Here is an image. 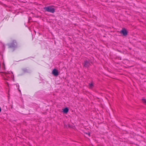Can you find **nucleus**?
<instances>
[{
	"label": "nucleus",
	"mask_w": 146,
	"mask_h": 146,
	"mask_svg": "<svg viewBox=\"0 0 146 146\" xmlns=\"http://www.w3.org/2000/svg\"><path fill=\"white\" fill-rule=\"evenodd\" d=\"M44 9L45 11L52 13H54L55 11L54 9L51 6L44 7Z\"/></svg>",
	"instance_id": "obj_1"
},
{
	"label": "nucleus",
	"mask_w": 146,
	"mask_h": 146,
	"mask_svg": "<svg viewBox=\"0 0 146 146\" xmlns=\"http://www.w3.org/2000/svg\"><path fill=\"white\" fill-rule=\"evenodd\" d=\"M52 74L55 76H57L58 75V70L54 69L52 71Z\"/></svg>",
	"instance_id": "obj_2"
},
{
	"label": "nucleus",
	"mask_w": 146,
	"mask_h": 146,
	"mask_svg": "<svg viewBox=\"0 0 146 146\" xmlns=\"http://www.w3.org/2000/svg\"><path fill=\"white\" fill-rule=\"evenodd\" d=\"M120 33L122 34L124 36H126L127 35V32L125 29H123L121 30Z\"/></svg>",
	"instance_id": "obj_3"
},
{
	"label": "nucleus",
	"mask_w": 146,
	"mask_h": 146,
	"mask_svg": "<svg viewBox=\"0 0 146 146\" xmlns=\"http://www.w3.org/2000/svg\"><path fill=\"white\" fill-rule=\"evenodd\" d=\"M68 111V109L67 108H66L63 110V112L66 113H67Z\"/></svg>",
	"instance_id": "obj_4"
},
{
	"label": "nucleus",
	"mask_w": 146,
	"mask_h": 146,
	"mask_svg": "<svg viewBox=\"0 0 146 146\" xmlns=\"http://www.w3.org/2000/svg\"><path fill=\"white\" fill-rule=\"evenodd\" d=\"M89 63L87 61H85L84 64V66L85 67H87L88 66Z\"/></svg>",
	"instance_id": "obj_5"
},
{
	"label": "nucleus",
	"mask_w": 146,
	"mask_h": 146,
	"mask_svg": "<svg viewBox=\"0 0 146 146\" xmlns=\"http://www.w3.org/2000/svg\"><path fill=\"white\" fill-rule=\"evenodd\" d=\"M89 87L90 88H92L93 87V84L92 82H91L89 84Z\"/></svg>",
	"instance_id": "obj_6"
},
{
	"label": "nucleus",
	"mask_w": 146,
	"mask_h": 146,
	"mask_svg": "<svg viewBox=\"0 0 146 146\" xmlns=\"http://www.w3.org/2000/svg\"><path fill=\"white\" fill-rule=\"evenodd\" d=\"M85 134V136L86 137H87L88 136H90V133H86Z\"/></svg>",
	"instance_id": "obj_7"
},
{
	"label": "nucleus",
	"mask_w": 146,
	"mask_h": 146,
	"mask_svg": "<svg viewBox=\"0 0 146 146\" xmlns=\"http://www.w3.org/2000/svg\"><path fill=\"white\" fill-rule=\"evenodd\" d=\"M142 102L143 103H146V99H144V98H143L142 99Z\"/></svg>",
	"instance_id": "obj_8"
},
{
	"label": "nucleus",
	"mask_w": 146,
	"mask_h": 146,
	"mask_svg": "<svg viewBox=\"0 0 146 146\" xmlns=\"http://www.w3.org/2000/svg\"><path fill=\"white\" fill-rule=\"evenodd\" d=\"M1 111V108H0V112Z\"/></svg>",
	"instance_id": "obj_9"
}]
</instances>
